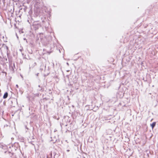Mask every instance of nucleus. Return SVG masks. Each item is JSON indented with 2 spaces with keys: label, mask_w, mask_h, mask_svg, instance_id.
I'll return each mask as SVG.
<instances>
[{
  "label": "nucleus",
  "mask_w": 158,
  "mask_h": 158,
  "mask_svg": "<svg viewBox=\"0 0 158 158\" xmlns=\"http://www.w3.org/2000/svg\"><path fill=\"white\" fill-rule=\"evenodd\" d=\"M67 64L68 65H69V64H68V63H67Z\"/></svg>",
  "instance_id": "obj_9"
},
{
  "label": "nucleus",
  "mask_w": 158,
  "mask_h": 158,
  "mask_svg": "<svg viewBox=\"0 0 158 158\" xmlns=\"http://www.w3.org/2000/svg\"><path fill=\"white\" fill-rule=\"evenodd\" d=\"M33 26L35 30L38 29L41 26L40 24L37 22H34L33 24Z\"/></svg>",
  "instance_id": "obj_1"
},
{
  "label": "nucleus",
  "mask_w": 158,
  "mask_h": 158,
  "mask_svg": "<svg viewBox=\"0 0 158 158\" xmlns=\"http://www.w3.org/2000/svg\"><path fill=\"white\" fill-rule=\"evenodd\" d=\"M16 87L17 88H18V87H19V86H18V85H16Z\"/></svg>",
  "instance_id": "obj_6"
},
{
  "label": "nucleus",
  "mask_w": 158,
  "mask_h": 158,
  "mask_svg": "<svg viewBox=\"0 0 158 158\" xmlns=\"http://www.w3.org/2000/svg\"><path fill=\"white\" fill-rule=\"evenodd\" d=\"M156 124V122H153L152 124H151V126L152 129H153L154 127L155 126Z\"/></svg>",
  "instance_id": "obj_3"
},
{
  "label": "nucleus",
  "mask_w": 158,
  "mask_h": 158,
  "mask_svg": "<svg viewBox=\"0 0 158 158\" xmlns=\"http://www.w3.org/2000/svg\"><path fill=\"white\" fill-rule=\"evenodd\" d=\"M69 150H67V151H68V152H69Z\"/></svg>",
  "instance_id": "obj_7"
},
{
  "label": "nucleus",
  "mask_w": 158,
  "mask_h": 158,
  "mask_svg": "<svg viewBox=\"0 0 158 158\" xmlns=\"http://www.w3.org/2000/svg\"><path fill=\"white\" fill-rule=\"evenodd\" d=\"M0 148H2V149H6V147L5 145H1L0 146Z\"/></svg>",
  "instance_id": "obj_4"
},
{
  "label": "nucleus",
  "mask_w": 158,
  "mask_h": 158,
  "mask_svg": "<svg viewBox=\"0 0 158 158\" xmlns=\"http://www.w3.org/2000/svg\"><path fill=\"white\" fill-rule=\"evenodd\" d=\"M38 74H39V73H38L37 74V76H38Z\"/></svg>",
  "instance_id": "obj_8"
},
{
  "label": "nucleus",
  "mask_w": 158,
  "mask_h": 158,
  "mask_svg": "<svg viewBox=\"0 0 158 158\" xmlns=\"http://www.w3.org/2000/svg\"><path fill=\"white\" fill-rule=\"evenodd\" d=\"M8 93L7 92H6L3 95V98H4V99L6 98L8 96Z\"/></svg>",
  "instance_id": "obj_2"
},
{
  "label": "nucleus",
  "mask_w": 158,
  "mask_h": 158,
  "mask_svg": "<svg viewBox=\"0 0 158 158\" xmlns=\"http://www.w3.org/2000/svg\"><path fill=\"white\" fill-rule=\"evenodd\" d=\"M36 65V63L35 62L34 63V64H33V67L35 66V65Z\"/></svg>",
  "instance_id": "obj_5"
}]
</instances>
